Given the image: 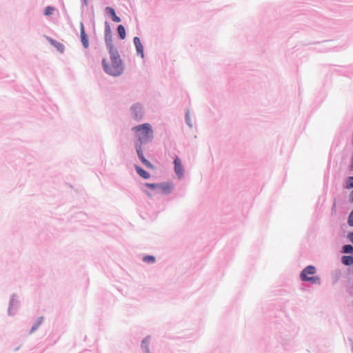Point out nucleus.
Masks as SVG:
<instances>
[{"instance_id":"obj_9","label":"nucleus","mask_w":353,"mask_h":353,"mask_svg":"<svg viewBox=\"0 0 353 353\" xmlns=\"http://www.w3.org/2000/svg\"><path fill=\"white\" fill-rule=\"evenodd\" d=\"M106 12L110 14L112 17V19L114 22H120L121 19L119 17L117 16L114 10L111 7H107L105 9Z\"/></svg>"},{"instance_id":"obj_22","label":"nucleus","mask_w":353,"mask_h":353,"mask_svg":"<svg viewBox=\"0 0 353 353\" xmlns=\"http://www.w3.org/2000/svg\"><path fill=\"white\" fill-rule=\"evenodd\" d=\"M40 323L41 322H39L36 325L33 326L31 329V332H34L38 327Z\"/></svg>"},{"instance_id":"obj_1","label":"nucleus","mask_w":353,"mask_h":353,"mask_svg":"<svg viewBox=\"0 0 353 353\" xmlns=\"http://www.w3.org/2000/svg\"><path fill=\"white\" fill-rule=\"evenodd\" d=\"M132 130L135 132L136 137L139 142V144L136 145L137 152L139 159L146 168L153 169V165L143 156L141 148L142 143L150 142L153 139V131L151 125L149 123H143L134 126Z\"/></svg>"},{"instance_id":"obj_4","label":"nucleus","mask_w":353,"mask_h":353,"mask_svg":"<svg viewBox=\"0 0 353 353\" xmlns=\"http://www.w3.org/2000/svg\"><path fill=\"white\" fill-rule=\"evenodd\" d=\"M173 189V186L170 185L168 183H158L156 194H166Z\"/></svg>"},{"instance_id":"obj_7","label":"nucleus","mask_w":353,"mask_h":353,"mask_svg":"<svg viewBox=\"0 0 353 353\" xmlns=\"http://www.w3.org/2000/svg\"><path fill=\"white\" fill-rule=\"evenodd\" d=\"M48 41L50 42L51 45L54 46L59 52H60L61 53H63L64 52L65 47L63 43L58 42L49 37L48 38Z\"/></svg>"},{"instance_id":"obj_2","label":"nucleus","mask_w":353,"mask_h":353,"mask_svg":"<svg viewBox=\"0 0 353 353\" xmlns=\"http://www.w3.org/2000/svg\"><path fill=\"white\" fill-rule=\"evenodd\" d=\"M107 45L108 46L109 52L110 54L111 63L108 64L106 59H103L102 65L106 73L112 76L120 75L123 70L121 60L117 50L114 48L110 41L107 40Z\"/></svg>"},{"instance_id":"obj_17","label":"nucleus","mask_w":353,"mask_h":353,"mask_svg":"<svg viewBox=\"0 0 353 353\" xmlns=\"http://www.w3.org/2000/svg\"><path fill=\"white\" fill-rule=\"evenodd\" d=\"M145 185L149 188L151 190H153L154 191V192L156 193L157 192V186H158V184H155V183H147L145 184Z\"/></svg>"},{"instance_id":"obj_24","label":"nucleus","mask_w":353,"mask_h":353,"mask_svg":"<svg viewBox=\"0 0 353 353\" xmlns=\"http://www.w3.org/2000/svg\"><path fill=\"white\" fill-rule=\"evenodd\" d=\"M350 201L353 203V190L350 194Z\"/></svg>"},{"instance_id":"obj_20","label":"nucleus","mask_w":353,"mask_h":353,"mask_svg":"<svg viewBox=\"0 0 353 353\" xmlns=\"http://www.w3.org/2000/svg\"><path fill=\"white\" fill-rule=\"evenodd\" d=\"M348 239L353 243V232H350L347 234Z\"/></svg>"},{"instance_id":"obj_13","label":"nucleus","mask_w":353,"mask_h":353,"mask_svg":"<svg viewBox=\"0 0 353 353\" xmlns=\"http://www.w3.org/2000/svg\"><path fill=\"white\" fill-rule=\"evenodd\" d=\"M143 261L148 263H154L155 262V257L151 255L145 256L143 259Z\"/></svg>"},{"instance_id":"obj_21","label":"nucleus","mask_w":353,"mask_h":353,"mask_svg":"<svg viewBox=\"0 0 353 353\" xmlns=\"http://www.w3.org/2000/svg\"><path fill=\"white\" fill-rule=\"evenodd\" d=\"M177 172H178V178H179L181 175H182V173H181V171L180 165L179 163H178Z\"/></svg>"},{"instance_id":"obj_15","label":"nucleus","mask_w":353,"mask_h":353,"mask_svg":"<svg viewBox=\"0 0 353 353\" xmlns=\"http://www.w3.org/2000/svg\"><path fill=\"white\" fill-rule=\"evenodd\" d=\"M141 346L143 349L145 350V351L147 352H149V339H145L143 341H142V344H141Z\"/></svg>"},{"instance_id":"obj_18","label":"nucleus","mask_w":353,"mask_h":353,"mask_svg":"<svg viewBox=\"0 0 353 353\" xmlns=\"http://www.w3.org/2000/svg\"><path fill=\"white\" fill-rule=\"evenodd\" d=\"M54 8L51 6H48L45 9V14L49 16L52 14Z\"/></svg>"},{"instance_id":"obj_3","label":"nucleus","mask_w":353,"mask_h":353,"mask_svg":"<svg viewBox=\"0 0 353 353\" xmlns=\"http://www.w3.org/2000/svg\"><path fill=\"white\" fill-rule=\"evenodd\" d=\"M316 268L313 265H308L301 273V279L303 281H310L314 284H320L321 279L318 276H315Z\"/></svg>"},{"instance_id":"obj_14","label":"nucleus","mask_w":353,"mask_h":353,"mask_svg":"<svg viewBox=\"0 0 353 353\" xmlns=\"http://www.w3.org/2000/svg\"><path fill=\"white\" fill-rule=\"evenodd\" d=\"M346 189L353 188V176H350L347 178L345 185Z\"/></svg>"},{"instance_id":"obj_16","label":"nucleus","mask_w":353,"mask_h":353,"mask_svg":"<svg viewBox=\"0 0 353 353\" xmlns=\"http://www.w3.org/2000/svg\"><path fill=\"white\" fill-rule=\"evenodd\" d=\"M344 253H352L353 252V247L351 245H345L343 248Z\"/></svg>"},{"instance_id":"obj_8","label":"nucleus","mask_w":353,"mask_h":353,"mask_svg":"<svg viewBox=\"0 0 353 353\" xmlns=\"http://www.w3.org/2000/svg\"><path fill=\"white\" fill-rule=\"evenodd\" d=\"M132 111L134 113V118L136 119H139L142 117V108L140 105L135 104L132 108Z\"/></svg>"},{"instance_id":"obj_25","label":"nucleus","mask_w":353,"mask_h":353,"mask_svg":"<svg viewBox=\"0 0 353 353\" xmlns=\"http://www.w3.org/2000/svg\"><path fill=\"white\" fill-rule=\"evenodd\" d=\"M351 168L353 170V163L351 165Z\"/></svg>"},{"instance_id":"obj_11","label":"nucleus","mask_w":353,"mask_h":353,"mask_svg":"<svg viewBox=\"0 0 353 353\" xmlns=\"http://www.w3.org/2000/svg\"><path fill=\"white\" fill-rule=\"evenodd\" d=\"M342 262L346 265H351L353 264V257L351 256H343L342 257Z\"/></svg>"},{"instance_id":"obj_12","label":"nucleus","mask_w":353,"mask_h":353,"mask_svg":"<svg viewBox=\"0 0 353 353\" xmlns=\"http://www.w3.org/2000/svg\"><path fill=\"white\" fill-rule=\"evenodd\" d=\"M117 32L121 39H124L125 38V30L123 26L119 25L117 28Z\"/></svg>"},{"instance_id":"obj_23","label":"nucleus","mask_w":353,"mask_h":353,"mask_svg":"<svg viewBox=\"0 0 353 353\" xmlns=\"http://www.w3.org/2000/svg\"><path fill=\"white\" fill-rule=\"evenodd\" d=\"M173 163L174 164V170H176V158L174 159Z\"/></svg>"},{"instance_id":"obj_10","label":"nucleus","mask_w":353,"mask_h":353,"mask_svg":"<svg viewBox=\"0 0 353 353\" xmlns=\"http://www.w3.org/2000/svg\"><path fill=\"white\" fill-rule=\"evenodd\" d=\"M135 169L137 173L143 179H147L150 178V174L147 172L145 170L142 169L138 165H135Z\"/></svg>"},{"instance_id":"obj_19","label":"nucleus","mask_w":353,"mask_h":353,"mask_svg":"<svg viewBox=\"0 0 353 353\" xmlns=\"http://www.w3.org/2000/svg\"><path fill=\"white\" fill-rule=\"evenodd\" d=\"M347 223L350 226H353V210L349 215Z\"/></svg>"},{"instance_id":"obj_6","label":"nucleus","mask_w":353,"mask_h":353,"mask_svg":"<svg viewBox=\"0 0 353 353\" xmlns=\"http://www.w3.org/2000/svg\"><path fill=\"white\" fill-rule=\"evenodd\" d=\"M134 43L136 47L137 54L141 56V58L144 57L143 46L141 42V39L138 37L134 38Z\"/></svg>"},{"instance_id":"obj_5","label":"nucleus","mask_w":353,"mask_h":353,"mask_svg":"<svg viewBox=\"0 0 353 353\" xmlns=\"http://www.w3.org/2000/svg\"><path fill=\"white\" fill-rule=\"evenodd\" d=\"M80 36H81V41L82 43L84 48H88L89 47V39L88 36L85 34L84 26L82 22L80 23Z\"/></svg>"},{"instance_id":"obj_26","label":"nucleus","mask_w":353,"mask_h":353,"mask_svg":"<svg viewBox=\"0 0 353 353\" xmlns=\"http://www.w3.org/2000/svg\"><path fill=\"white\" fill-rule=\"evenodd\" d=\"M85 3L87 4V0H84Z\"/></svg>"}]
</instances>
